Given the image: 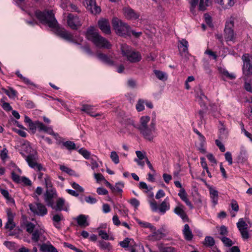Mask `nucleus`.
Segmentation results:
<instances>
[{
    "label": "nucleus",
    "instance_id": "16",
    "mask_svg": "<svg viewBox=\"0 0 252 252\" xmlns=\"http://www.w3.org/2000/svg\"><path fill=\"white\" fill-rule=\"evenodd\" d=\"M206 185L209 191L210 197L211 199V202L212 203L213 206L215 207L218 204V200H219V192L217 190H216L213 187L207 185Z\"/></svg>",
    "mask_w": 252,
    "mask_h": 252
},
{
    "label": "nucleus",
    "instance_id": "30",
    "mask_svg": "<svg viewBox=\"0 0 252 252\" xmlns=\"http://www.w3.org/2000/svg\"><path fill=\"white\" fill-rule=\"evenodd\" d=\"M40 250L43 252H58L57 249L52 244H43L40 246Z\"/></svg>",
    "mask_w": 252,
    "mask_h": 252
},
{
    "label": "nucleus",
    "instance_id": "7",
    "mask_svg": "<svg viewBox=\"0 0 252 252\" xmlns=\"http://www.w3.org/2000/svg\"><path fill=\"white\" fill-rule=\"evenodd\" d=\"M29 208L31 212L34 215L40 217H44L47 214L48 210L46 206L41 203H37L35 204H30Z\"/></svg>",
    "mask_w": 252,
    "mask_h": 252
},
{
    "label": "nucleus",
    "instance_id": "13",
    "mask_svg": "<svg viewBox=\"0 0 252 252\" xmlns=\"http://www.w3.org/2000/svg\"><path fill=\"white\" fill-rule=\"evenodd\" d=\"M57 196V191L55 188L47 189L45 193V201L48 206L52 205L53 198Z\"/></svg>",
    "mask_w": 252,
    "mask_h": 252
},
{
    "label": "nucleus",
    "instance_id": "25",
    "mask_svg": "<svg viewBox=\"0 0 252 252\" xmlns=\"http://www.w3.org/2000/svg\"><path fill=\"white\" fill-rule=\"evenodd\" d=\"M7 220L4 225V228L12 230L15 226V224L13 221L14 216L11 211H8L7 212Z\"/></svg>",
    "mask_w": 252,
    "mask_h": 252
},
{
    "label": "nucleus",
    "instance_id": "10",
    "mask_svg": "<svg viewBox=\"0 0 252 252\" xmlns=\"http://www.w3.org/2000/svg\"><path fill=\"white\" fill-rule=\"evenodd\" d=\"M243 60V72L246 75L252 74V61L249 58L247 54H245L242 57Z\"/></svg>",
    "mask_w": 252,
    "mask_h": 252
},
{
    "label": "nucleus",
    "instance_id": "28",
    "mask_svg": "<svg viewBox=\"0 0 252 252\" xmlns=\"http://www.w3.org/2000/svg\"><path fill=\"white\" fill-rule=\"evenodd\" d=\"M152 236L154 237L157 240H160L162 237L165 236L164 232L166 231L165 226L162 225L159 229L155 230H152Z\"/></svg>",
    "mask_w": 252,
    "mask_h": 252
},
{
    "label": "nucleus",
    "instance_id": "26",
    "mask_svg": "<svg viewBox=\"0 0 252 252\" xmlns=\"http://www.w3.org/2000/svg\"><path fill=\"white\" fill-rule=\"evenodd\" d=\"M96 56L99 60L108 65L113 66L115 65L114 62L106 54L99 53L96 54Z\"/></svg>",
    "mask_w": 252,
    "mask_h": 252
},
{
    "label": "nucleus",
    "instance_id": "36",
    "mask_svg": "<svg viewBox=\"0 0 252 252\" xmlns=\"http://www.w3.org/2000/svg\"><path fill=\"white\" fill-rule=\"evenodd\" d=\"M215 244V241L214 239L209 236H206L203 242H202V244L206 246V247H213Z\"/></svg>",
    "mask_w": 252,
    "mask_h": 252
},
{
    "label": "nucleus",
    "instance_id": "49",
    "mask_svg": "<svg viewBox=\"0 0 252 252\" xmlns=\"http://www.w3.org/2000/svg\"><path fill=\"white\" fill-rule=\"evenodd\" d=\"M224 245L226 247H231L233 245L232 241L226 236H222L220 238Z\"/></svg>",
    "mask_w": 252,
    "mask_h": 252
},
{
    "label": "nucleus",
    "instance_id": "51",
    "mask_svg": "<svg viewBox=\"0 0 252 252\" xmlns=\"http://www.w3.org/2000/svg\"><path fill=\"white\" fill-rule=\"evenodd\" d=\"M145 102L142 99H139L136 105V109L138 112L143 111L144 109Z\"/></svg>",
    "mask_w": 252,
    "mask_h": 252
},
{
    "label": "nucleus",
    "instance_id": "31",
    "mask_svg": "<svg viewBox=\"0 0 252 252\" xmlns=\"http://www.w3.org/2000/svg\"><path fill=\"white\" fill-rule=\"evenodd\" d=\"M215 1L224 9L233 6L235 3V0H215Z\"/></svg>",
    "mask_w": 252,
    "mask_h": 252
},
{
    "label": "nucleus",
    "instance_id": "19",
    "mask_svg": "<svg viewBox=\"0 0 252 252\" xmlns=\"http://www.w3.org/2000/svg\"><path fill=\"white\" fill-rule=\"evenodd\" d=\"M123 12L125 17L129 20H136L139 17V14L137 13L135 11L129 7H124Z\"/></svg>",
    "mask_w": 252,
    "mask_h": 252
},
{
    "label": "nucleus",
    "instance_id": "53",
    "mask_svg": "<svg viewBox=\"0 0 252 252\" xmlns=\"http://www.w3.org/2000/svg\"><path fill=\"white\" fill-rule=\"evenodd\" d=\"M71 186L73 189H74L77 192H83L84 191V189L80 186L78 184L75 182L71 183Z\"/></svg>",
    "mask_w": 252,
    "mask_h": 252
},
{
    "label": "nucleus",
    "instance_id": "58",
    "mask_svg": "<svg viewBox=\"0 0 252 252\" xmlns=\"http://www.w3.org/2000/svg\"><path fill=\"white\" fill-rule=\"evenodd\" d=\"M239 231L241 234L242 237L244 240H247L249 239L250 235L248 231V229H243Z\"/></svg>",
    "mask_w": 252,
    "mask_h": 252
},
{
    "label": "nucleus",
    "instance_id": "50",
    "mask_svg": "<svg viewBox=\"0 0 252 252\" xmlns=\"http://www.w3.org/2000/svg\"><path fill=\"white\" fill-rule=\"evenodd\" d=\"M203 67L205 72L209 76H211L212 74V71L210 68L209 63L207 62H204Z\"/></svg>",
    "mask_w": 252,
    "mask_h": 252
},
{
    "label": "nucleus",
    "instance_id": "63",
    "mask_svg": "<svg viewBox=\"0 0 252 252\" xmlns=\"http://www.w3.org/2000/svg\"><path fill=\"white\" fill-rule=\"evenodd\" d=\"M130 239L126 238L124 241L120 242V245L124 248L128 247Z\"/></svg>",
    "mask_w": 252,
    "mask_h": 252
},
{
    "label": "nucleus",
    "instance_id": "37",
    "mask_svg": "<svg viewBox=\"0 0 252 252\" xmlns=\"http://www.w3.org/2000/svg\"><path fill=\"white\" fill-rule=\"evenodd\" d=\"M1 89L10 98H14L17 95V92L11 87H9L8 89L5 88Z\"/></svg>",
    "mask_w": 252,
    "mask_h": 252
},
{
    "label": "nucleus",
    "instance_id": "4",
    "mask_svg": "<svg viewBox=\"0 0 252 252\" xmlns=\"http://www.w3.org/2000/svg\"><path fill=\"white\" fill-rule=\"evenodd\" d=\"M24 122L27 124L30 129L33 133H35L36 130H38L39 132H44L51 135L56 136L57 135V133L54 132L51 126H47L39 121L33 122L27 116H25Z\"/></svg>",
    "mask_w": 252,
    "mask_h": 252
},
{
    "label": "nucleus",
    "instance_id": "33",
    "mask_svg": "<svg viewBox=\"0 0 252 252\" xmlns=\"http://www.w3.org/2000/svg\"><path fill=\"white\" fill-rule=\"evenodd\" d=\"M61 143L63 147L65 148L69 151L75 150L77 149L75 143L73 141L68 140L62 142Z\"/></svg>",
    "mask_w": 252,
    "mask_h": 252
},
{
    "label": "nucleus",
    "instance_id": "21",
    "mask_svg": "<svg viewBox=\"0 0 252 252\" xmlns=\"http://www.w3.org/2000/svg\"><path fill=\"white\" fill-rule=\"evenodd\" d=\"M178 195L181 200L186 203L187 206H188L190 209H192L193 208V206L188 198L187 193L184 189H181L180 190L179 192L178 193Z\"/></svg>",
    "mask_w": 252,
    "mask_h": 252
},
{
    "label": "nucleus",
    "instance_id": "46",
    "mask_svg": "<svg viewBox=\"0 0 252 252\" xmlns=\"http://www.w3.org/2000/svg\"><path fill=\"white\" fill-rule=\"evenodd\" d=\"M78 153L81 154L85 158L88 159L90 158L91 153L88 150L84 148H80L78 151Z\"/></svg>",
    "mask_w": 252,
    "mask_h": 252
},
{
    "label": "nucleus",
    "instance_id": "35",
    "mask_svg": "<svg viewBox=\"0 0 252 252\" xmlns=\"http://www.w3.org/2000/svg\"><path fill=\"white\" fill-rule=\"evenodd\" d=\"M98 246L101 250L104 251L109 252L112 249L110 243L103 240H100L98 242Z\"/></svg>",
    "mask_w": 252,
    "mask_h": 252
},
{
    "label": "nucleus",
    "instance_id": "64",
    "mask_svg": "<svg viewBox=\"0 0 252 252\" xmlns=\"http://www.w3.org/2000/svg\"><path fill=\"white\" fill-rule=\"evenodd\" d=\"M96 192L99 195H106L108 194V190L104 188L99 187L96 189Z\"/></svg>",
    "mask_w": 252,
    "mask_h": 252
},
{
    "label": "nucleus",
    "instance_id": "39",
    "mask_svg": "<svg viewBox=\"0 0 252 252\" xmlns=\"http://www.w3.org/2000/svg\"><path fill=\"white\" fill-rule=\"evenodd\" d=\"M124 187V183L122 182H119L116 183L115 187L112 189L114 193H121L123 191V188Z\"/></svg>",
    "mask_w": 252,
    "mask_h": 252
},
{
    "label": "nucleus",
    "instance_id": "34",
    "mask_svg": "<svg viewBox=\"0 0 252 252\" xmlns=\"http://www.w3.org/2000/svg\"><path fill=\"white\" fill-rule=\"evenodd\" d=\"M219 72L222 74V79L225 80L224 77L226 78H228L229 79L232 80L235 78V76L234 74L232 73H229L227 70L225 69H223L221 68H219Z\"/></svg>",
    "mask_w": 252,
    "mask_h": 252
},
{
    "label": "nucleus",
    "instance_id": "43",
    "mask_svg": "<svg viewBox=\"0 0 252 252\" xmlns=\"http://www.w3.org/2000/svg\"><path fill=\"white\" fill-rule=\"evenodd\" d=\"M237 226L239 230L248 229V224L244 220L243 218H241L239 220L238 222L237 223Z\"/></svg>",
    "mask_w": 252,
    "mask_h": 252
},
{
    "label": "nucleus",
    "instance_id": "18",
    "mask_svg": "<svg viewBox=\"0 0 252 252\" xmlns=\"http://www.w3.org/2000/svg\"><path fill=\"white\" fill-rule=\"evenodd\" d=\"M98 25L100 30L105 34H109L111 33L110 26L107 19H100L98 21Z\"/></svg>",
    "mask_w": 252,
    "mask_h": 252
},
{
    "label": "nucleus",
    "instance_id": "22",
    "mask_svg": "<svg viewBox=\"0 0 252 252\" xmlns=\"http://www.w3.org/2000/svg\"><path fill=\"white\" fill-rule=\"evenodd\" d=\"M136 155L137 156V158L134 159V161H135L138 165L143 167L145 165V162L143 161V159L146 161V158L147 157L146 156V153L144 152H141L140 151H136Z\"/></svg>",
    "mask_w": 252,
    "mask_h": 252
},
{
    "label": "nucleus",
    "instance_id": "38",
    "mask_svg": "<svg viewBox=\"0 0 252 252\" xmlns=\"http://www.w3.org/2000/svg\"><path fill=\"white\" fill-rule=\"evenodd\" d=\"M167 199H165L159 205V210L163 214H164L166 211L169 210L170 205L167 202Z\"/></svg>",
    "mask_w": 252,
    "mask_h": 252
},
{
    "label": "nucleus",
    "instance_id": "20",
    "mask_svg": "<svg viewBox=\"0 0 252 252\" xmlns=\"http://www.w3.org/2000/svg\"><path fill=\"white\" fill-rule=\"evenodd\" d=\"M94 105L85 104H82V107L80 109L82 112H84L93 117H96L98 116H100V114L99 113L94 114Z\"/></svg>",
    "mask_w": 252,
    "mask_h": 252
},
{
    "label": "nucleus",
    "instance_id": "61",
    "mask_svg": "<svg viewBox=\"0 0 252 252\" xmlns=\"http://www.w3.org/2000/svg\"><path fill=\"white\" fill-rule=\"evenodd\" d=\"M224 156L225 160L228 162L229 164L231 165L233 162V160L231 153L229 152H226Z\"/></svg>",
    "mask_w": 252,
    "mask_h": 252
},
{
    "label": "nucleus",
    "instance_id": "60",
    "mask_svg": "<svg viewBox=\"0 0 252 252\" xmlns=\"http://www.w3.org/2000/svg\"><path fill=\"white\" fill-rule=\"evenodd\" d=\"M85 200L86 202L91 204H95L97 202V199L91 196H86Z\"/></svg>",
    "mask_w": 252,
    "mask_h": 252
},
{
    "label": "nucleus",
    "instance_id": "27",
    "mask_svg": "<svg viewBox=\"0 0 252 252\" xmlns=\"http://www.w3.org/2000/svg\"><path fill=\"white\" fill-rule=\"evenodd\" d=\"M88 216L85 215H79L75 220L78 225L81 227H86L89 225V222L87 220Z\"/></svg>",
    "mask_w": 252,
    "mask_h": 252
},
{
    "label": "nucleus",
    "instance_id": "44",
    "mask_svg": "<svg viewBox=\"0 0 252 252\" xmlns=\"http://www.w3.org/2000/svg\"><path fill=\"white\" fill-rule=\"evenodd\" d=\"M210 2L209 0H200L199 3V9L201 11H204L206 7L209 5Z\"/></svg>",
    "mask_w": 252,
    "mask_h": 252
},
{
    "label": "nucleus",
    "instance_id": "40",
    "mask_svg": "<svg viewBox=\"0 0 252 252\" xmlns=\"http://www.w3.org/2000/svg\"><path fill=\"white\" fill-rule=\"evenodd\" d=\"M15 74H16V75L19 77L23 81L24 83H25L27 85H32V86H33L34 87H36V85L33 83H32V82H31L30 81V79H29L28 78H26L24 76H23L19 72V71H17L15 73Z\"/></svg>",
    "mask_w": 252,
    "mask_h": 252
},
{
    "label": "nucleus",
    "instance_id": "24",
    "mask_svg": "<svg viewBox=\"0 0 252 252\" xmlns=\"http://www.w3.org/2000/svg\"><path fill=\"white\" fill-rule=\"evenodd\" d=\"M54 226L58 229H61V221L64 220V218L62 214L58 213L54 215L52 219Z\"/></svg>",
    "mask_w": 252,
    "mask_h": 252
},
{
    "label": "nucleus",
    "instance_id": "15",
    "mask_svg": "<svg viewBox=\"0 0 252 252\" xmlns=\"http://www.w3.org/2000/svg\"><path fill=\"white\" fill-rule=\"evenodd\" d=\"M174 212L180 217L184 222H189V217L184 210V206L182 204L178 203V206L174 210Z\"/></svg>",
    "mask_w": 252,
    "mask_h": 252
},
{
    "label": "nucleus",
    "instance_id": "2",
    "mask_svg": "<svg viewBox=\"0 0 252 252\" xmlns=\"http://www.w3.org/2000/svg\"><path fill=\"white\" fill-rule=\"evenodd\" d=\"M150 121V117L148 116H143L140 118L139 124L137 129L140 133L145 139L152 141L156 136V123L154 120H152L150 125L148 124Z\"/></svg>",
    "mask_w": 252,
    "mask_h": 252
},
{
    "label": "nucleus",
    "instance_id": "14",
    "mask_svg": "<svg viewBox=\"0 0 252 252\" xmlns=\"http://www.w3.org/2000/svg\"><path fill=\"white\" fill-rule=\"evenodd\" d=\"M53 210L56 211H68V206L65 205V202L64 199L62 197L59 198L57 201L56 205H54V202L52 203V206H49Z\"/></svg>",
    "mask_w": 252,
    "mask_h": 252
},
{
    "label": "nucleus",
    "instance_id": "55",
    "mask_svg": "<svg viewBox=\"0 0 252 252\" xmlns=\"http://www.w3.org/2000/svg\"><path fill=\"white\" fill-rule=\"evenodd\" d=\"M228 233L227 228L224 225H221L220 229V234L222 236H226L228 235Z\"/></svg>",
    "mask_w": 252,
    "mask_h": 252
},
{
    "label": "nucleus",
    "instance_id": "1",
    "mask_svg": "<svg viewBox=\"0 0 252 252\" xmlns=\"http://www.w3.org/2000/svg\"><path fill=\"white\" fill-rule=\"evenodd\" d=\"M36 18L44 24L47 25L50 28L56 30V34L62 38L70 42L77 43V42L83 41L82 37H78L77 39H74L73 35L66 30L59 27L58 22L55 17L53 10H45L41 11L37 10L35 12Z\"/></svg>",
    "mask_w": 252,
    "mask_h": 252
},
{
    "label": "nucleus",
    "instance_id": "6",
    "mask_svg": "<svg viewBox=\"0 0 252 252\" xmlns=\"http://www.w3.org/2000/svg\"><path fill=\"white\" fill-rule=\"evenodd\" d=\"M121 50L123 56L126 58L127 60L130 63H137L141 59V56L138 52L135 51L127 45H123Z\"/></svg>",
    "mask_w": 252,
    "mask_h": 252
},
{
    "label": "nucleus",
    "instance_id": "32",
    "mask_svg": "<svg viewBox=\"0 0 252 252\" xmlns=\"http://www.w3.org/2000/svg\"><path fill=\"white\" fill-rule=\"evenodd\" d=\"M154 73L158 79L162 81H165L168 79L167 74L163 71L159 70H154Z\"/></svg>",
    "mask_w": 252,
    "mask_h": 252
},
{
    "label": "nucleus",
    "instance_id": "52",
    "mask_svg": "<svg viewBox=\"0 0 252 252\" xmlns=\"http://www.w3.org/2000/svg\"><path fill=\"white\" fill-rule=\"evenodd\" d=\"M44 181L46 187L47 189H51V188H53L51 178L49 175H45Z\"/></svg>",
    "mask_w": 252,
    "mask_h": 252
},
{
    "label": "nucleus",
    "instance_id": "56",
    "mask_svg": "<svg viewBox=\"0 0 252 252\" xmlns=\"http://www.w3.org/2000/svg\"><path fill=\"white\" fill-rule=\"evenodd\" d=\"M11 178L13 182L19 184L21 183L20 177L14 172L11 173Z\"/></svg>",
    "mask_w": 252,
    "mask_h": 252
},
{
    "label": "nucleus",
    "instance_id": "5",
    "mask_svg": "<svg viewBox=\"0 0 252 252\" xmlns=\"http://www.w3.org/2000/svg\"><path fill=\"white\" fill-rule=\"evenodd\" d=\"M112 25L118 35L120 36L130 35L131 30L130 27L118 18H113Z\"/></svg>",
    "mask_w": 252,
    "mask_h": 252
},
{
    "label": "nucleus",
    "instance_id": "12",
    "mask_svg": "<svg viewBox=\"0 0 252 252\" xmlns=\"http://www.w3.org/2000/svg\"><path fill=\"white\" fill-rule=\"evenodd\" d=\"M26 159L29 166L31 168L37 169L39 171L43 169L42 166L40 164H38L36 162V155L30 154L27 156Z\"/></svg>",
    "mask_w": 252,
    "mask_h": 252
},
{
    "label": "nucleus",
    "instance_id": "59",
    "mask_svg": "<svg viewBox=\"0 0 252 252\" xmlns=\"http://www.w3.org/2000/svg\"><path fill=\"white\" fill-rule=\"evenodd\" d=\"M1 101L2 102L1 106L5 111L8 112L12 110V107L9 103L3 102L2 99H1Z\"/></svg>",
    "mask_w": 252,
    "mask_h": 252
},
{
    "label": "nucleus",
    "instance_id": "9",
    "mask_svg": "<svg viewBox=\"0 0 252 252\" xmlns=\"http://www.w3.org/2000/svg\"><path fill=\"white\" fill-rule=\"evenodd\" d=\"M84 4L86 9L93 14H97L101 12V8L96 5L95 0H85Z\"/></svg>",
    "mask_w": 252,
    "mask_h": 252
},
{
    "label": "nucleus",
    "instance_id": "42",
    "mask_svg": "<svg viewBox=\"0 0 252 252\" xmlns=\"http://www.w3.org/2000/svg\"><path fill=\"white\" fill-rule=\"evenodd\" d=\"M136 221L141 226L144 228H149L151 231L155 230V227L149 222L142 221L139 220H137Z\"/></svg>",
    "mask_w": 252,
    "mask_h": 252
},
{
    "label": "nucleus",
    "instance_id": "11",
    "mask_svg": "<svg viewBox=\"0 0 252 252\" xmlns=\"http://www.w3.org/2000/svg\"><path fill=\"white\" fill-rule=\"evenodd\" d=\"M67 23L68 26L72 30H76L81 25L79 17L71 13L67 15Z\"/></svg>",
    "mask_w": 252,
    "mask_h": 252
},
{
    "label": "nucleus",
    "instance_id": "47",
    "mask_svg": "<svg viewBox=\"0 0 252 252\" xmlns=\"http://www.w3.org/2000/svg\"><path fill=\"white\" fill-rule=\"evenodd\" d=\"M26 229L27 232L31 234L34 230L35 225L31 222H27L25 224Z\"/></svg>",
    "mask_w": 252,
    "mask_h": 252
},
{
    "label": "nucleus",
    "instance_id": "54",
    "mask_svg": "<svg viewBox=\"0 0 252 252\" xmlns=\"http://www.w3.org/2000/svg\"><path fill=\"white\" fill-rule=\"evenodd\" d=\"M228 135L227 130L223 127H221L220 129V135L219 138L220 139L226 138Z\"/></svg>",
    "mask_w": 252,
    "mask_h": 252
},
{
    "label": "nucleus",
    "instance_id": "8",
    "mask_svg": "<svg viewBox=\"0 0 252 252\" xmlns=\"http://www.w3.org/2000/svg\"><path fill=\"white\" fill-rule=\"evenodd\" d=\"M234 26V20L232 18L226 22L224 29V36L227 41H232L234 39V31L232 29Z\"/></svg>",
    "mask_w": 252,
    "mask_h": 252
},
{
    "label": "nucleus",
    "instance_id": "23",
    "mask_svg": "<svg viewBox=\"0 0 252 252\" xmlns=\"http://www.w3.org/2000/svg\"><path fill=\"white\" fill-rule=\"evenodd\" d=\"M124 124L125 125L126 128L127 130V132L132 133L133 132V129H130L132 126L133 128L137 129L139 124H136L134 121L131 118H127L124 121Z\"/></svg>",
    "mask_w": 252,
    "mask_h": 252
},
{
    "label": "nucleus",
    "instance_id": "45",
    "mask_svg": "<svg viewBox=\"0 0 252 252\" xmlns=\"http://www.w3.org/2000/svg\"><path fill=\"white\" fill-rule=\"evenodd\" d=\"M97 232L99 236L101 237L102 239L107 240L109 239L113 240V238H110L109 235L107 234V233L102 229H97Z\"/></svg>",
    "mask_w": 252,
    "mask_h": 252
},
{
    "label": "nucleus",
    "instance_id": "41",
    "mask_svg": "<svg viewBox=\"0 0 252 252\" xmlns=\"http://www.w3.org/2000/svg\"><path fill=\"white\" fill-rule=\"evenodd\" d=\"M180 46L179 49L181 51L186 53L188 50V42L185 39H182L180 41Z\"/></svg>",
    "mask_w": 252,
    "mask_h": 252
},
{
    "label": "nucleus",
    "instance_id": "48",
    "mask_svg": "<svg viewBox=\"0 0 252 252\" xmlns=\"http://www.w3.org/2000/svg\"><path fill=\"white\" fill-rule=\"evenodd\" d=\"M110 158L112 161L116 164H118L120 162L119 156L115 151H112L111 153Z\"/></svg>",
    "mask_w": 252,
    "mask_h": 252
},
{
    "label": "nucleus",
    "instance_id": "62",
    "mask_svg": "<svg viewBox=\"0 0 252 252\" xmlns=\"http://www.w3.org/2000/svg\"><path fill=\"white\" fill-rule=\"evenodd\" d=\"M60 169L62 171L64 172L69 175H72V172H73V171L72 169L64 165H61Z\"/></svg>",
    "mask_w": 252,
    "mask_h": 252
},
{
    "label": "nucleus",
    "instance_id": "29",
    "mask_svg": "<svg viewBox=\"0 0 252 252\" xmlns=\"http://www.w3.org/2000/svg\"><path fill=\"white\" fill-rule=\"evenodd\" d=\"M183 234L186 240L188 241L192 240L193 235L188 224H185L183 229Z\"/></svg>",
    "mask_w": 252,
    "mask_h": 252
},
{
    "label": "nucleus",
    "instance_id": "57",
    "mask_svg": "<svg viewBox=\"0 0 252 252\" xmlns=\"http://www.w3.org/2000/svg\"><path fill=\"white\" fill-rule=\"evenodd\" d=\"M215 143L221 152H225V148L223 143L220 141L218 139H217L215 140Z\"/></svg>",
    "mask_w": 252,
    "mask_h": 252
},
{
    "label": "nucleus",
    "instance_id": "17",
    "mask_svg": "<svg viewBox=\"0 0 252 252\" xmlns=\"http://www.w3.org/2000/svg\"><path fill=\"white\" fill-rule=\"evenodd\" d=\"M45 230L42 228H36L34 231L32 232L31 239L32 242L37 243L40 238L45 239V237L43 236Z\"/></svg>",
    "mask_w": 252,
    "mask_h": 252
},
{
    "label": "nucleus",
    "instance_id": "3",
    "mask_svg": "<svg viewBox=\"0 0 252 252\" xmlns=\"http://www.w3.org/2000/svg\"><path fill=\"white\" fill-rule=\"evenodd\" d=\"M88 40L92 41L97 47L100 48L110 49L111 44L106 38L101 36L94 27H89L85 33Z\"/></svg>",
    "mask_w": 252,
    "mask_h": 252
}]
</instances>
